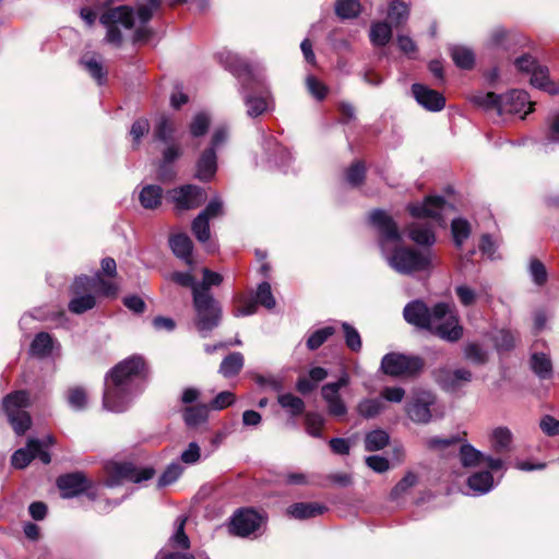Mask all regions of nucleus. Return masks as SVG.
Masks as SVG:
<instances>
[{"label":"nucleus","mask_w":559,"mask_h":559,"mask_svg":"<svg viewBox=\"0 0 559 559\" xmlns=\"http://www.w3.org/2000/svg\"><path fill=\"white\" fill-rule=\"evenodd\" d=\"M369 221L378 231L381 254L392 270L402 275H411L432 269L435 254L430 249L415 250L400 246L401 234L389 214L382 210H373Z\"/></svg>","instance_id":"nucleus-1"},{"label":"nucleus","mask_w":559,"mask_h":559,"mask_svg":"<svg viewBox=\"0 0 559 559\" xmlns=\"http://www.w3.org/2000/svg\"><path fill=\"white\" fill-rule=\"evenodd\" d=\"M114 386L107 392V411L123 413L144 390L148 378L147 366L142 356H130L110 371Z\"/></svg>","instance_id":"nucleus-2"},{"label":"nucleus","mask_w":559,"mask_h":559,"mask_svg":"<svg viewBox=\"0 0 559 559\" xmlns=\"http://www.w3.org/2000/svg\"><path fill=\"white\" fill-rule=\"evenodd\" d=\"M407 323L428 330L441 340L456 342L463 336L456 310L453 305L438 302L431 309L419 299L409 301L403 310Z\"/></svg>","instance_id":"nucleus-3"},{"label":"nucleus","mask_w":559,"mask_h":559,"mask_svg":"<svg viewBox=\"0 0 559 559\" xmlns=\"http://www.w3.org/2000/svg\"><path fill=\"white\" fill-rule=\"evenodd\" d=\"M136 13L127 5L111 8V0H107V43L119 44L121 41L120 27L131 29L136 22L139 27L134 32L133 40L147 41L153 32L146 26L153 13L158 10L160 0H139Z\"/></svg>","instance_id":"nucleus-4"},{"label":"nucleus","mask_w":559,"mask_h":559,"mask_svg":"<svg viewBox=\"0 0 559 559\" xmlns=\"http://www.w3.org/2000/svg\"><path fill=\"white\" fill-rule=\"evenodd\" d=\"M472 102L485 110H496L499 116L520 115L522 119L534 107L528 94L522 90H512L503 95L493 92L479 93L473 96Z\"/></svg>","instance_id":"nucleus-5"},{"label":"nucleus","mask_w":559,"mask_h":559,"mask_svg":"<svg viewBox=\"0 0 559 559\" xmlns=\"http://www.w3.org/2000/svg\"><path fill=\"white\" fill-rule=\"evenodd\" d=\"M405 414L415 424L427 425L433 419L443 417L437 395L426 389L413 390L405 403Z\"/></svg>","instance_id":"nucleus-6"},{"label":"nucleus","mask_w":559,"mask_h":559,"mask_svg":"<svg viewBox=\"0 0 559 559\" xmlns=\"http://www.w3.org/2000/svg\"><path fill=\"white\" fill-rule=\"evenodd\" d=\"M192 299L195 311L194 324L201 337L205 338L219 325L222 307L211 292L198 290Z\"/></svg>","instance_id":"nucleus-7"},{"label":"nucleus","mask_w":559,"mask_h":559,"mask_svg":"<svg viewBox=\"0 0 559 559\" xmlns=\"http://www.w3.org/2000/svg\"><path fill=\"white\" fill-rule=\"evenodd\" d=\"M31 405L27 391H14L2 400V409L16 435H24L31 427L32 419L25 411Z\"/></svg>","instance_id":"nucleus-8"},{"label":"nucleus","mask_w":559,"mask_h":559,"mask_svg":"<svg viewBox=\"0 0 559 559\" xmlns=\"http://www.w3.org/2000/svg\"><path fill=\"white\" fill-rule=\"evenodd\" d=\"M151 466L136 467L132 462H107V488L122 486L124 483L141 484L154 477Z\"/></svg>","instance_id":"nucleus-9"},{"label":"nucleus","mask_w":559,"mask_h":559,"mask_svg":"<svg viewBox=\"0 0 559 559\" xmlns=\"http://www.w3.org/2000/svg\"><path fill=\"white\" fill-rule=\"evenodd\" d=\"M103 284V280L98 274L92 277L86 275L75 277L71 286V290L75 297L69 302V310L73 313L81 314L94 308L96 304L94 294L100 289Z\"/></svg>","instance_id":"nucleus-10"},{"label":"nucleus","mask_w":559,"mask_h":559,"mask_svg":"<svg viewBox=\"0 0 559 559\" xmlns=\"http://www.w3.org/2000/svg\"><path fill=\"white\" fill-rule=\"evenodd\" d=\"M407 210L415 218H430L436 225L445 227L448 215L454 210L441 197H427L421 203H411Z\"/></svg>","instance_id":"nucleus-11"},{"label":"nucleus","mask_w":559,"mask_h":559,"mask_svg":"<svg viewBox=\"0 0 559 559\" xmlns=\"http://www.w3.org/2000/svg\"><path fill=\"white\" fill-rule=\"evenodd\" d=\"M424 361L417 356L389 353L382 357L381 370L391 377H413L421 371Z\"/></svg>","instance_id":"nucleus-12"},{"label":"nucleus","mask_w":559,"mask_h":559,"mask_svg":"<svg viewBox=\"0 0 559 559\" xmlns=\"http://www.w3.org/2000/svg\"><path fill=\"white\" fill-rule=\"evenodd\" d=\"M169 200L178 211H188L200 206L206 200L205 190L194 185H186L168 192Z\"/></svg>","instance_id":"nucleus-13"},{"label":"nucleus","mask_w":559,"mask_h":559,"mask_svg":"<svg viewBox=\"0 0 559 559\" xmlns=\"http://www.w3.org/2000/svg\"><path fill=\"white\" fill-rule=\"evenodd\" d=\"M435 380L445 392L456 393L472 382L473 373L466 368H439L435 371Z\"/></svg>","instance_id":"nucleus-14"},{"label":"nucleus","mask_w":559,"mask_h":559,"mask_svg":"<svg viewBox=\"0 0 559 559\" xmlns=\"http://www.w3.org/2000/svg\"><path fill=\"white\" fill-rule=\"evenodd\" d=\"M262 523V516L251 509L238 510L231 518L230 531L240 537L254 533Z\"/></svg>","instance_id":"nucleus-15"},{"label":"nucleus","mask_w":559,"mask_h":559,"mask_svg":"<svg viewBox=\"0 0 559 559\" xmlns=\"http://www.w3.org/2000/svg\"><path fill=\"white\" fill-rule=\"evenodd\" d=\"M218 62L230 71L240 82H249L251 79V70L246 60H243L238 53L229 50L222 49L216 53Z\"/></svg>","instance_id":"nucleus-16"},{"label":"nucleus","mask_w":559,"mask_h":559,"mask_svg":"<svg viewBox=\"0 0 559 559\" xmlns=\"http://www.w3.org/2000/svg\"><path fill=\"white\" fill-rule=\"evenodd\" d=\"M56 485L63 499L78 497L90 487L88 479L81 472L60 475L56 480Z\"/></svg>","instance_id":"nucleus-17"},{"label":"nucleus","mask_w":559,"mask_h":559,"mask_svg":"<svg viewBox=\"0 0 559 559\" xmlns=\"http://www.w3.org/2000/svg\"><path fill=\"white\" fill-rule=\"evenodd\" d=\"M412 93L416 102L429 111H440L445 105V98L439 92L426 85L415 83Z\"/></svg>","instance_id":"nucleus-18"},{"label":"nucleus","mask_w":559,"mask_h":559,"mask_svg":"<svg viewBox=\"0 0 559 559\" xmlns=\"http://www.w3.org/2000/svg\"><path fill=\"white\" fill-rule=\"evenodd\" d=\"M321 397L326 405V409L332 417H344L347 412V405L343 400L340 390L334 384L325 383L321 388Z\"/></svg>","instance_id":"nucleus-19"},{"label":"nucleus","mask_w":559,"mask_h":559,"mask_svg":"<svg viewBox=\"0 0 559 559\" xmlns=\"http://www.w3.org/2000/svg\"><path fill=\"white\" fill-rule=\"evenodd\" d=\"M217 171V155L213 148H205L195 165V178L201 181H210Z\"/></svg>","instance_id":"nucleus-20"},{"label":"nucleus","mask_w":559,"mask_h":559,"mask_svg":"<svg viewBox=\"0 0 559 559\" xmlns=\"http://www.w3.org/2000/svg\"><path fill=\"white\" fill-rule=\"evenodd\" d=\"M249 82H242L240 85V93L243 97V103L247 107V115L250 118H255L270 108V99L267 97H258L251 95L248 90Z\"/></svg>","instance_id":"nucleus-21"},{"label":"nucleus","mask_w":559,"mask_h":559,"mask_svg":"<svg viewBox=\"0 0 559 559\" xmlns=\"http://www.w3.org/2000/svg\"><path fill=\"white\" fill-rule=\"evenodd\" d=\"M169 246L171 248L173 253L177 258L185 261V263L188 264L189 266H191L193 264V260H192V255H191L192 249H193V243L188 235L182 234V233L173 235L169 238Z\"/></svg>","instance_id":"nucleus-22"},{"label":"nucleus","mask_w":559,"mask_h":559,"mask_svg":"<svg viewBox=\"0 0 559 559\" xmlns=\"http://www.w3.org/2000/svg\"><path fill=\"white\" fill-rule=\"evenodd\" d=\"M408 237L419 246L431 247L436 242V235L431 223H413L407 226Z\"/></svg>","instance_id":"nucleus-23"},{"label":"nucleus","mask_w":559,"mask_h":559,"mask_svg":"<svg viewBox=\"0 0 559 559\" xmlns=\"http://www.w3.org/2000/svg\"><path fill=\"white\" fill-rule=\"evenodd\" d=\"M467 487L473 496H483L495 488V480L489 471H483L472 474L467 478Z\"/></svg>","instance_id":"nucleus-24"},{"label":"nucleus","mask_w":559,"mask_h":559,"mask_svg":"<svg viewBox=\"0 0 559 559\" xmlns=\"http://www.w3.org/2000/svg\"><path fill=\"white\" fill-rule=\"evenodd\" d=\"M489 442L496 453H508L512 450L513 435L508 427L500 426L492 429Z\"/></svg>","instance_id":"nucleus-25"},{"label":"nucleus","mask_w":559,"mask_h":559,"mask_svg":"<svg viewBox=\"0 0 559 559\" xmlns=\"http://www.w3.org/2000/svg\"><path fill=\"white\" fill-rule=\"evenodd\" d=\"M326 507L318 502H297L287 508V514L297 520H306L321 515Z\"/></svg>","instance_id":"nucleus-26"},{"label":"nucleus","mask_w":559,"mask_h":559,"mask_svg":"<svg viewBox=\"0 0 559 559\" xmlns=\"http://www.w3.org/2000/svg\"><path fill=\"white\" fill-rule=\"evenodd\" d=\"M103 61L102 53L90 50L80 58V64L99 85L103 83Z\"/></svg>","instance_id":"nucleus-27"},{"label":"nucleus","mask_w":559,"mask_h":559,"mask_svg":"<svg viewBox=\"0 0 559 559\" xmlns=\"http://www.w3.org/2000/svg\"><path fill=\"white\" fill-rule=\"evenodd\" d=\"M163 189L157 185L144 186L140 193L139 200L144 209L154 210L162 203Z\"/></svg>","instance_id":"nucleus-28"},{"label":"nucleus","mask_w":559,"mask_h":559,"mask_svg":"<svg viewBox=\"0 0 559 559\" xmlns=\"http://www.w3.org/2000/svg\"><path fill=\"white\" fill-rule=\"evenodd\" d=\"M531 84L551 95L559 92V87L549 79L548 69L543 66H538L533 70V73L531 74Z\"/></svg>","instance_id":"nucleus-29"},{"label":"nucleus","mask_w":559,"mask_h":559,"mask_svg":"<svg viewBox=\"0 0 559 559\" xmlns=\"http://www.w3.org/2000/svg\"><path fill=\"white\" fill-rule=\"evenodd\" d=\"M263 148L269 159L275 164H278L277 158H281V166H285L292 159V154L281 146L274 138H264Z\"/></svg>","instance_id":"nucleus-30"},{"label":"nucleus","mask_w":559,"mask_h":559,"mask_svg":"<svg viewBox=\"0 0 559 559\" xmlns=\"http://www.w3.org/2000/svg\"><path fill=\"white\" fill-rule=\"evenodd\" d=\"M388 17L395 26L403 25L409 17V5L402 0H390L388 7Z\"/></svg>","instance_id":"nucleus-31"},{"label":"nucleus","mask_w":559,"mask_h":559,"mask_svg":"<svg viewBox=\"0 0 559 559\" xmlns=\"http://www.w3.org/2000/svg\"><path fill=\"white\" fill-rule=\"evenodd\" d=\"M182 417L188 427L195 428L207 420L209 406L200 404L186 407Z\"/></svg>","instance_id":"nucleus-32"},{"label":"nucleus","mask_w":559,"mask_h":559,"mask_svg":"<svg viewBox=\"0 0 559 559\" xmlns=\"http://www.w3.org/2000/svg\"><path fill=\"white\" fill-rule=\"evenodd\" d=\"M243 362L245 360L242 354L239 352H234L223 359L218 372L224 378L234 377L240 372L243 367Z\"/></svg>","instance_id":"nucleus-33"},{"label":"nucleus","mask_w":559,"mask_h":559,"mask_svg":"<svg viewBox=\"0 0 559 559\" xmlns=\"http://www.w3.org/2000/svg\"><path fill=\"white\" fill-rule=\"evenodd\" d=\"M384 409L385 404L381 399H362L356 407L358 415L366 419L377 417Z\"/></svg>","instance_id":"nucleus-34"},{"label":"nucleus","mask_w":559,"mask_h":559,"mask_svg":"<svg viewBox=\"0 0 559 559\" xmlns=\"http://www.w3.org/2000/svg\"><path fill=\"white\" fill-rule=\"evenodd\" d=\"M52 348L53 340L50 334L40 332L34 337L29 352L33 356L44 358L51 354Z\"/></svg>","instance_id":"nucleus-35"},{"label":"nucleus","mask_w":559,"mask_h":559,"mask_svg":"<svg viewBox=\"0 0 559 559\" xmlns=\"http://www.w3.org/2000/svg\"><path fill=\"white\" fill-rule=\"evenodd\" d=\"M369 37L372 45L383 47L392 37V28L386 22L372 23Z\"/></svg>","instance_id":"nucleus-36"},{"label":"nucleus","mask_w":559,"mask_h":559,"mask_svg":"<svg viewBox=\"0 0 559 559\" xmlns=\"http://www.w3.org/2000/svg\"><path fill=\"white\" fill-rule=\"evenodd\" d=\"M450 55L456 67L462 69H471L475 62L473 50L466 46H452Z\"/></svg>","instance_id":"nucleus-37"},{"label":"nucleus","mask_w":559,"mask_h":559,"mask_svg":"<svg viewBox=\"0 0 559 559\" xmlns=\"http://www.w3.org/2000/svg\"><path fill=\"white\" fill-rule=\"evenodd\" d=\"M460 461L464 467H475L483 463V459H485V454L479 450L475 449L469 443H464L460 445Z\"/></svg>","instance_id":"nucleus-38"},{"label":"nucleus","mask_w":559,"mask_h":559,"mask_svg":"<svg viewBox=\"0 0 559 559\" xmlns=\"http://www.w3.org/2000/svg\"><path fill=\"white\" fill-rule=\"evenodd\" d=\"M516 335L510 330H499L492 336L495 348L498 353L510 352L515 347Z\"/></svg>","instance_id":"nucleus-39"},{"label":"nucleus","mask_w":559,"mask_h":559,"mask_svg":"<svg viewBox=\"0 0 559 559\" xmlns=\"http://www.w3.org/2000/svg\"><path fill=\"white\" fill-rule=\"evenodd\" d=\"M390 436L382 429L368 432L365 437V450L369 452L382 450L388 445Z\"/></svg>","instance_id":"nucleus-40"},{"label":"nucleus","mask_w":559,"mask_h":559,"mask_svg":"<svg viewBox=\"0 0 559 559\" xmlns=\"http://www.w3.org/2000/svg\"><path fill=\"white\" fill-rule=\"evenodd\" d=\"M463 355L466 360L474 365H485L488 361L489 353L477 343H468L463 348Z\"/></svg>","instance_id":"nucleus-41"},{"label":"nucleus","mask_w":559,"mask_h":559,"mask_svg":"<svg viewBox=\"0 0 559 559\" xmlns=\"http://www.w3.org/2000/svg\"><path fill=\"white\" fill-rule=\"evenodd\" d=\"M187 519L178 516L175 521V532L169 538V545L174 548L188 549L190 547V540L185 533V524Z\"/></svg>","instance_id":"nucleus-42"},{"label":"nucleus","mask_w":559,"mask_h":559,"mask_svg":"<svg viewBox=\"0 0 559 559\" xmlns=\"http://www.w3.org/2000/svg\"><path fill=\"white\" fill-rule=\"evenodd\" d=\"M212 118L211 115L206 111L197 112L189 123V132L193 138H199L204 135L209 127L211 124Z\"/></svg>","instance_id":"nucleus-43"},{"label":"nucleus","mask_w":559,"mask_h":559,"mask_svg":"<svg viewBox=\"0 0 559 559\" xmlns=\"http://www.w3.org/2000/svg\"><path fill=\"white\" fill-rule=\"evenodd\" d=\"M277 402L292 416H299L305 411V402L292 393L280 394Z\"/></svg>","instance_id":"nucleus-44"},{"label":"nucleus","mask_w":559,"mask_h":559,"mask_svg":"<svg viewBox=\"0 0 559 559\" xmlns=\"http://www.w3.org/2000/svg\"><path fill=\"white\" fill-rule=\"evenodd\" d=\"M531 366L533 371L540 379H548L551 376L552 367L550 359L542 353H535L531 357Z\"/></svg>","instance_id":"nucleus-45"},{"label":"nucleus","mask_w":559,"mask_h":559,"mask_svg":"<svg viewBox=\"0 0 559 559\" xmlns=\"http://www.w3.org/2000/svg\"><path fill=\"white\" fill-rule=\"evenodd\" d=\"M87 401V392L82 386H72L67 391V402L74 411H83Z\"/></svg>","instance_id":"nucleus-46"},{"label":"nucleus","mask_w":559,"mask_h":559,"mask_svg":"<svg viewBox=\"0 0 559 559\" xmlns=\"http://www.w3.org/2000/svg\"><path fill=\"white\" fill-rule=\"evenodd\" d=\"M461 438L459 436H451L448 438L430 437L426 439L425 444L428 449L439 452H445L450 449L456 448Z\"/></svg>","instance_id":"nucleus-47"},{"label":"nucleus","mask_w":559,"mask_h":559,"mask_svg":"<svg viewBox=\"0 0 559 559\" xmlns=\"http://www.w3.org/2000/svg\"><path fill=\"white\" fill-rule=\"evenodd\" d=\"M451 233L453 237V241L457 248H461L463 242L471 235V226L467 221L462 218L452 219L451 223Z\"/></svg>","instance_id":"nucleus-48"},{"label":"nucleus","mask_w":559,"mask_h":559,"mask_svg":"<svg viewBox=\"0 0 559 559\" xmlns=\"http://www.w3.org/2000/svg\"><path fill=\"white\" fill-rule=\"evenodd\" d=\"M336 332L334 326H324L313 331L307 338L306 345L309 350H316L322 346L329 337Z\"/></svg>","instance_id":"nucleus-49"},{"label":"nucleus","mask_w":559,"mask_h":559,"mask_svg":"<svg viewBox=\"0 0 559 559\" xmlns=\"http://www.w3.org/2000/svg\"><path fill=\"white\" fill-rule=\"evenodd\" d=\"M361 11L359 0H337L335 12L341 19H354Z\"/></svg>","instance_id":"nucleus-50"},{"label":"nucleus","mask_w":559,"mask_h":559,"mask_svg":"<svg viewBox=\"0 0 559 559\" xmlns=\"http://www.w3.org/2000/svg\"><path fill=\"white\" fill-rule=\"evenodd\" d=\"M547 132L545 146L559 145V112H550L546 119Z\"/></svg>","instance_id":"nucleus-51"},{"label":"nucleus","mask_w":559,"mask_h":559,"mask_svg":"<svg viewBox=\"0 0 559 559\" xmlns=\"http://www.w3.org/2000/svg\"><path fill=\"white\" fill-rule=\"evenodd\" d=\"M182 472L183 467L178 462L170 463L159 476L157 486L163 488L176 483L181 476Z\"/></svg>","instance_id":"nucleus-52"},{"label":"nucleus","mask_w":559,"mask_h":559,"mask_svg":"<svg viewBox=\"0 0 559 559\" xmlns=\"http://www.w3.org/2000/svg\"><path fill=\"white\" fill-rule=\"evenodd\" d=\"M191 229L195 238L201 243H206L210 240V219L203 217V215L198 214V216L192 222Z\"/></svg>","instance_id":"nucleus-53"},{"label":"nucleus","mask_w":559,"mask_h":559,"mask_svg":"<svg viewBox=\"0 0 559 559\" xmlns=\"http://www.w3.org/2000/svg\"><path fill=\"white\" fill-rule=\"evenodd\" d=\"M341 325L346 346L355 353L360 352L362 342L359 332L348 322H342Z\"/></svg>","instance_id":"nucleus-54"},{"label":"nucleus","mask_w":559,"mask_h":559,"mask_svg":"<svg viewBox=\"0 0 559 559\" xmlns=\"http://www.w3.org/2000/svg\"><path fill=\"white\" fill-rule=\"evenodd\" d=\"M254 302L266 309H273L275 307V298L272 294L271 285L267 282H262L258 285Z\"/></svg>","instance_id":"nucleus-55"},{"label":"nucleus","mask_w":559,"mask_h":559,"mask_svg":"<svg viewBox=\"0 0 559 559\" xmlns=\"http://www.w3.org/2000/svg\"><path fill=\"white\" fill-rule=\"evenodd\" d=\"M306 430L307 432L314 438H321V429L325 424L324 417L319 413H307L306 418Z\"/></svg>","instance_id":"nucleus-56"},{"label":"nucleus","mask_w":559,"mask_h":559,"mask_svg":"<svg viewBox=\"0 0 559 559\" xmlns=\"http://www.w3.org/2000/svg\"><path fill=\"white\" fill-rule=\"evenodd\" d=\"M80 16L88 26H92L96 21L105 25V9L102 5L84 7L80 10Z\"/></svg>","instance_id":"nucleus-57"},{"label":"nucleus","mask_w":559,"mask_h":559,"mask_svg":"<svg viewBox=\"0 0 559 559\" xmlns=\"http://www.w3.org/2000/svg\"><path fill=\"white\" fill-rule=\"evenodd\" d=\"M34 460L33 448L29 447V440L25 448L16 450L12 457L11 463L15 468H25Z\"/></svg>","instance_id":"nucleus-58"},{"label":"nucleus","mask_w":559,"mask_h":559,"mask_svg":"<svg viewBox=\"0 0 559 559\" xmlns=\"http://www.w3.org/2000/svg\"><path fill=\"white\" fill-rule=\"evenodd\" d=\"M416 474L408 472L405 476L393 487L391 491V497L393 499H397L405 492H407L411 488H413L417 484Z\"/></svg>","instance_id":"nucleus-59"},{"label":"nucleus","mask_w":559,"mask_h":559,"mask_svg":"<svg viewBox=\"0 0 559 559\" xmlns=\"http://www.w3.org/2000/svg\"><path fill=\"white\" fill-rule=\"evenodd\" d=\"M174 133V126L167 117L162 116L155 128H154V136L155 139L167 142L171 139Z\"/></svg>","instance_id":"nucleus-60"},{"label":"nucleus","mask_w":559,"mask_h":559,"mask_svg":"<svg viewBox=\"0 0 559 559\" xmlns=\"http://www.w3.org/2000/svg\"><path fill=\"white\" fill-rule=\"evenodd\" d=\"M170 280L182 287L191 288L192 297H194L195 292L202 290L190 272H174L170 275Z\"/></svg>","instance_id":"nucleus-61"},{"label":"nucleus","mask_w":559,"mask_h":559,"mask_svg":"<svg viewBox=\"0 0 559 559\" xmlns=\"http://www.w3.org/2000/svg\"><path fill=\"white\" fill-rule=\"evenodd\" d=\"M306 86L308 92L317 99L322 100L325 98L328 94V87L324 83L319 81L313 75H308L306 78Z\"/></svg>","instance_id":"nucleus-62"},{"label":"nucleus","mask_w":559,"mask_h":559,"mask_svg":"<svg viewBox=\"0 0 559 559\" xmlns=\"http://www.w3.org/2000/svg\"><path fill=\"white\" fill-rule=\"evenodd\" d=\"M530 275L532 277V281L536 285H543L546 283L547 280V271L545 265L537 259H532L530 262Z\"/></svg>","instance_id":"nucleus-63"},{"label":"nucleus","mask_w":559,"mask_h":559,"mask_svg":"<svg viewBox=\"0 0 559 559\" xmlns=\"http://www.w3.org/2000/svg\"><path fill=\"white\" fill-rule=\"evenodd\" d=\"M235 401L236 396L234 393L230 391H223L211 401L209 407L215 411H221L233 405Z\"/></svg>","instance_id":"nucleus-64"}]
</instances>
